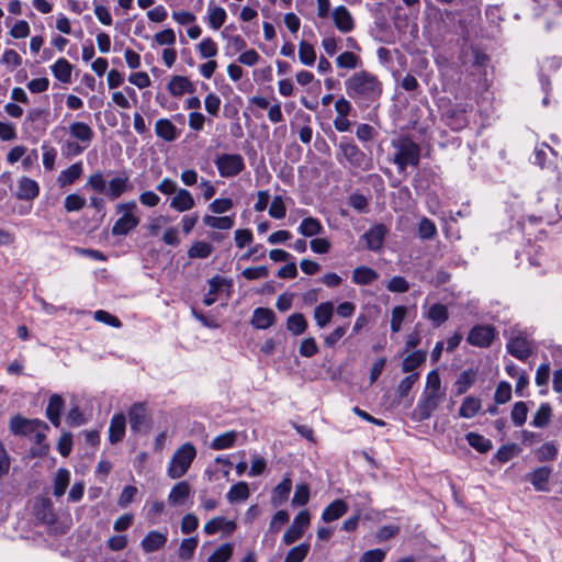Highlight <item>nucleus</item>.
I'll return each instance as SVG.
<instances>
[{"label": "nucleus", "mask_w": 562, "mask_h": 562, "mask_svg": "<svg viewBox=\"0 0 562 562\" xmlns=\"http://www.w3.org/2000/svg\"><path fill=\"white\" fill-rule=\"evenodd\" d=\"M347 94L356 102L375 101L382 93V83L373 74L362 70L345 81Z\"/></svg>", "instance_id": "nucleus-1"}, {"label": "nucleus", "mask_w": 562, "mask_h": 562, "mask_svg": "<svg viewBox=\"0 0 562 562\" xmlns=\"http://www.w3.org/2000/svg\"><path fill=\"white\" fill-rule=\"evenodd\" d=\"M395 150L393 164L400 172L405 171L407 166L416 167L420 159V146L407 136H401L392 140Z\"/></svg>", "instance_id": "nucleus-2"}, {"label": "nucleus", "mask_w": 562, "mask_h": 562, "mask_svg": "<svg viewBox=\"0 0 562 562\" xmlns=\"http://www.w3.org/2000/svg\"><path fill=\"white\" fill-rule=\"evenodd\" d=\"M138 211L139 209L135 200L117 203L115 205V212L120 217L112 226V235L126 236L135 229L140 223Z\"/></svg>", "instance_id": "nucleus-3"}, {"label": "nucleus", "mask_w": 562, "mask_h": 562, "mask_svg": "<svg viewBox=\"0 0 562 562\" xmlns=\"http://www.w3.org/2000/svg\"><path fill=\"white\" fill-rule=\"evenodd\" d=\"M196 456V449L190 442L183 443L173 453L167 473L171 479L182 477Z\"/></svg>", "instance_id": "nucleus-4"}, {"label": "nucleus", "mask_w": 562, "mask_h": 562, "mask_svg": "<svg viewBox=\"0 0 562 562\" xmlns=\"http://www.w3.org/2000/svg\"><path fill=\"white\" fill-rule=\"evenodd\" d=\"M214 164L223 178L236 177L245 169V160L239 154H221Z\"/></svg>", "instance_id": "nucleus-5"}, {"label": "nucleus", "mask_w": 562, "mask_h": 562, "mask_svg": "<svg viewBox=\"0 0 562 562\" xmlns=\"http://www.w3.org/2000/svg\"><path fill=\"white\" fill-rule=\"evenodd\" d=\"M443 397L445 396L442 395L423 392L419 402L412 413L413 418L417 422H423L430 418L432 413L442 402Z\"/></svg>", "instance_id": "nucleus-6"}, {"label": "nucleus", "mask_w": 562, "mask_h": 562, "mask_svg": "<svg viewBox=\"0 0 562 562\" xmlns=\"http://www.w3.org/2000/svg\"><path fill=\"white\" fill-rule=\"evenodd\" d=\"M508 352L519 360H526L531 353V344L525 333L512 330L507 342Z\"/></svg>", "instance_id": "nucleus-7"}, {"label": "nucleus", "mask_w": 562, "mask_h": 562, "mask_svg": "<svg viewBox=\"0 0 562 562\" xmlns=\"http://www.w3.org/2000/svg\"><path fill=\"white\" fill-rule=\"evenodd\" d=\"M48 428V425L40 419H30L21 415H16L10 419V431L15 436L33 435L38 428Z\"/></svg>", "instance_id": "nucleus-8"}, {"label": "nucleus", "mask_w": 562, "mask_h": 562, "mask_svg": "<svg viewBox=\"0 0 562 562\" xmlns=\"http://www.w3.org/2000/svg\"><path fill=\"white\" fill-rule=\"evenodd\" d=\"M311 517L307 510H301L293 519L292 525L283 535L284 544L289 546L301 539L306 528L310 526Z\"/></svg>", "instance_id": "nucleus-9"}, {"label": "nucleus", "mask_w": 562, "mask_h": 562, "mask_svg": "<svg viewBox=\"0 0 562 562\" xmlns=\"http://www.w3.org/2000/svg\"><path fill=\"white\" fill-rule=\"evenodd\" d=\"M495 336L496 331L493 326L477 325L470 330L467 340L472 346L486 348L491 346Z\"/></svg>", "instance_id": "nucleus-10"}, {"label": "nucleus", "mask_w": 562, "mask_h": 562, "mask_svg": "<svg viewBox=\"0 0 562 562\" xmlns=\"http://www.w3.org/2000/svg\"><path fill=\"white\" fill-rule=\"evenodd\" d=\"M342 156L351 166L362 167L366 155L364 153L353 143L342 138L338 144V157Z\"/></svg>", "instance_id": "nucleus-11"}, {"label": "nucleus", "mask_w": 562, "mask_h": 562, "mask_svg": "<svg viewBox=\"0 0 562 562\" xmlns=\"http://www.w3.org/2000/svg\"><path fill=\"white\" fill-rule=\"evenodd\" d=\"M131 429L135 432H146L150 422L144 404H134L128 412Z\"/></svg>", "instance_id": "nucleus-12"}, {"label": "nucleus", "mask_w": 562, "mask_h": 562, "mask_svg": "<svg viewBox=\"0 0 562 562\" xmlns=\"http://www.w3.org/2000/svg\"><path fill=\"white\" fill-rule=\"evenodd\" d=\"M47 112L42 109H30L26 112L24 122H23V128L26 132L30 131H45L47 125Z\"/></svg>", "instance_id": "nucleus-13"}, {"label": "nucleus", "mask_w": 562, "mask_h": 562, "mask_svg": "<svg viewBox=\"0 0 562 562\" xmlns=\"http://www.w3.org/2000/svg\"><path fill=\"white\" fill-rule=\"evenodd\" d=\"M333 21L335 26L341 33H349L355 29V21L350 11L345 5H338L334 9Z\"/></svg>", "instance_id": "nucleus-14"}, {"label": "nucleus", "mask_w": 562, "mask_h": 562, "mask_svg": "<svg viewBox=\"0 0 562 562\" xmlns=\"http://www.w3.org/2000/svg\"><path fill=\"white\" fill-rule=\"evenodd\" d=\"M387 234V228L383 224H378L371 227L363 234V239L367 243V248L372 251H379L383 247L384 238Z\"/></svg>", "instance_id": "nucleus-15"}, {"label": "nucleus", "mask_w": 562, "mask_h": 562, "mask_svg": "<svg viewBox=\"0 0 562 562\" xmlns=\"http://www.w3.org/2000/svg\"><path fill=\"white\" fill-rule=\"evenodd\" d=\"M133 190L130 178L124 173L122 176L112 178L109 181L105 195L111 200L119 199L122 194Z\"/></svg>", "instance_id": "nucleus-16"}, {"label": "nucleus", "mask_w": 562, "mask_h": 562, "mask_svg": "<svg viewBox=\"0 0 562 562\" xmlns=\"http://www.w3.org/2000/svg\"><path fill=\"white\" fill-rule=\"evenodd\" d=\"M156 135L165 142H175L180 136V131L169 119H159L155 123Z\"/></svg>", "instance_id": "nucleus-17"}, {"label": "nucleus", "mask_w": 562, "mask_h": 562, "mask_svg": "<svg viewBox=\"0 0 562 562\" xmlns=\"http://www.w3.org/2000/svg\"><path fill=\"white\" fill-rule=\"evenodd\" d=\"M167 89L172 97H181L186 93H192L195 90L194 85L184 76H173L167 85Z\"/></svg>", "instance_id": "nucleus-18"}, {"label": "nucleus", "mask_w": 562, "mask_h": 562, "mask_svg": "<svg viewBox=\"0 0 562 562\" xmlns=\"http://www.w3.org/2000/svg\"><path fill=\"white\" fill-rule=\"evenodd\" d=\"M276 322V314L271 308L257 307L252 312L251 325L258 329H267Z\"/></svg>", "instance_id": "nucleus-19"}, {"label": "nucleus", "mask_w": 562, "mask_h": 562, "mask_svg": "<svg viewBox=\"0 0 562 562\" xmlns=\"http://www.w3.org/2000/svg\"><path fill=\"white\" fill-rule=\"evenodd\" d=\"M476 379H477V371L475 369H467L464 371H462L453 386H454V390H456V395L459 396V395H462L464 393H467L476 382Z\"/></svg>", "instance_id": "nucleus-20"}, {"label": "nucleus", "mask_w": 562, "mask_h": 562, "mask_svg": "<svg viewBox=\"0 0 562 562\" xmlns=\"http://www.w3.org/2000/svg\"><path fill=\"white\" fill-rule=\"evenodd\" d=\"M194 204V199L187 189H179L170 201V207L181 213L193 209Z\"/></svg>", "instance_id": "nucleus-21"}, {"label": "nucleus", "mask_w": 562, "mask_h": 562, "mask_svg": "<svg viewBox=\"0 0 562 562\" xmlns=\"http://www.w3.org/2000/svg\"><path fill=\"white\" fill-rule=\"evenodd\" d=\"M126 427V417L124 414H115L110 422L109 440L111 443H117L124 438Z\"/></svg>", "instance_id": "nucleus-22"}, {"label": "nucleus", "mask_w": 562, "mask_h": 562, "mask_svg": "<svg viewBox=\"0 0 562 562\" xmlns=\"http://www.w3.org/2000/svg\"><path fill=\"white\" fill-rule=\"evenodd\" d=\"M335 312L333 302H323L314 308V319L319 328H325L331 321Z\"/></svg>", "instance_id": "nucleus-23"}, {"label": "nucleus", "mask_w": 562, "mask_h": 562, "mask_svg": "<svg viewBox=\"0 0 562 562\" xmlns=\"http://www.w3.org/2000/svg\"><path fill=\"white\" fill-rule=\"evenodd\" d=\"M40 193L38 184L35 180L22 177L18 182V198L21 200H33Z\"/></svg>", "instance_id": "nucleus-24"}, {"label": "nucleus", "mask_w": 562, "mask_h": 562, "mask_svg": "<svg viewBox=\"0 0 562 562\" xmlns=\"http://www.w3.org/2000/svg\"><path fill=\"white\" fill-rule=\"evenodd\" d=\"M348 512V505L342 499H336L330 503L322 513V519L325 522H330L339 519Z\"/></svg>", "instance_id": "nucleus-25"}, {"label": "nucleus", "mask_w": 562, "mask_h": 562, "mask_svg": "<svg viewBox=\"0 0 562 562\" xmlns=\"http://www.w3.org/2000/svg\"><path fill=\"white\" fill-rule=\"evenodd\" d=\"M50 70L55 78L63 83L71 81L72 65L65 58L57 59L52 66Z\"/></svg>", "instance_id": "nucleus-26"}, {"label": "nucleus", "mask_w": 562, "mask_h": 562, "mask_svg": "<svg viewBox=\"0 0 562 562\" xmlns=\"http://www.w3.org/2000/svg\"><path fill=\"white\" fill-rule=\"evenodd\" d=\"M236 524L234 521H228L224 517H214L211 520H209L204 525V532L206 535H214L221 530L226 531L227 533H231L235 530Z\"/></svg>", "instance_id": "nucleus-27"}, {"label": "nucleus", "mask_w": 562, "mask_h": 562, "mask_svg": "<svg viewBox=\"0 0 562 562\" xmlns=\"http://www.w3.org/2000/svg\"><path fill=\"white\" fill-rule=\"evenodd\" d=\"M167 535L159 531H149L142 540V548L145 552H154L165 546Z\"/></svg>", "instance_id": "nucleus-28"}, {"label": "nucleus", "mask_w": 562, "mask_h": 562, "mask_svg": "<svg viewBox=\"0 0 562 562\" xmlns=\"http://www.w3.org/2000/svg\"><path fill=\"white\" fill-rule=\"evenodd\" d=\"M63 406L64 400L60 395L54 394L50 396L46 407V416L55 427L60 425V412Z\"/></svg>", "instance_id": "nucleus-29"}, {"label": "nucleus", "mask_w": 562, "mask_h": 562, "mask_svg": "<svg viewBox=\"0 0 562 562\" xmlns=\"http://www.w3.org/2000/svg\"><path fill=\"white\" fill-rule=\"evenodd\" d=\"M379 278L378 272L367 266H359L352 272V282L359 285H368Z\"/></svg>", "instance_id": "nucleus-30"}, {"label": "nucleus", "mask_w": 562, "mask_h": 562, "mask_svg": "<svg viewBox=\"0 0 562 562\" xmlns=\"http://www.w3.org/2000/svg\"><path fill=\"white\" fill-rule=\"evenodd\" d=\"M292 488V481L290 477H284L272 491L271 503L273 506L282 505L289 497Z\"/></svg>", "instance_id": "nucleus-31"}, {"label": "nucleus", "mask_w": 562, "mask_h": 562, "mask_svg": "<svg viewBox=\"0 0 562 562\" xmlns=\"http://www.w3.org/2000/svg\"><path fill=\"white\" fill-rule=\"evenodd\" d=\"M69 134L82 142V143H90L94 136V133L92 128L83 122H74L69 125Z\"/></svg>", "instance_id": "nucleus-32"}, {"label": "nucleus", "mask_w": 562, "mask_h": 562, "mask_svg": "<svg viewBox=\"0 0 562 562\" xmlns=\"http://www.w3.org/2000/svg\"><path fill=\"white\" fill-rule=\"evenodd\" d=\"M70 482V472L60 468L56 471L54 480H53V493L56 497H61Z\"/></svg>", "instance_id": "nucleus-33"}, {"label": "nucleus", "mask_w": 562, "mask_h": 562, "mask_svg": "<svg viewBox=\"0 0 562 562\" xmlns=\"http://www.w3.org/2000/svg\"><path fill=\"white\" fill-rule=\"evenodd\" d=\"M426 351L416 350L407 355L402 363V371L405 373H416L415 370L426 361Z\"/></svg>", "instance_id": "nucleus-34"}, {"label": "nucleus", "mask_w": 562, "mask_h": 562, "mask_svg": "<svg viewBox=\"0 0 562 562\" xmlns=\"http://www.w3.org/2000/svg\"><path fill=\"white\" fill-rule=\"evenodd\" d=\"M224 285H231V282H228L225 278H222L220 276H215L209 280V292L203 299V303L206 306H211L216 301V294Z\"/></svg>", "instance_id": "nucleus-35"}, {"label": "nucleus", "mask_w": 562, "mask_h": 562, "mask_svg": "<svg viewBox=\"0 0 562 562\" xmlns=\"http://www.w3.org/2000/svg\"><path fill=\"white\" fill-rule=\"evenodd\" d=\"M297 231L305 237H314L321 235L324 227L317 218L310 216L302 220Z\"/></svg>", "instance_id": "nucleus-36"}, {"label": "nucleus", "mask_w": 562, "mask_h": 562, "mask_svg": "<svg viewBox=\"0 0 562 562\" xmlns=\"http://www.w3.org/2000/svg\"><path fill=\"white\" fill-rule=\"evenodd\" d=\"M482 402L480 398L467 396L459 408V416L462 418H472L480 412Z\"/></svg>", "instance_id": "nucleus-37"}, {"label": "nucleus", "mask_w": 562, "mask_h": 562, "mask_svg": "<svg viewBox=\"0 0 562 562\" xmlns=\"http://www.w3.org/2000/svg\"><path fill=\"white\" fill-rule=\"evenodd\" d=\"M82 171L83 169L81 162L72 164L67 169L63 170L58 177V182L60 187L72 184L76 180L80 178Z\"/></svg>", "instance_id": "nucleus-38"}, {"label": "nucleus", "mask_w": 562, "mask_h": 562, "mask_svg": "<svg viewBox=\"0 0 562 562\" xmlns=\"http://www.w3.org/2000/svg\"><path fill=\"white\" fill-rule=\"evenodd\" d=\"M551 473V468L540 467L531 473L530 482L537 491H547V484Z\"/></svg>", "instance_id": "nucleus-39"}, {"label": "nucleus", "mask_w": 562, "mask_h": 562, "mask_svg": "<svg viewBox=\"0 0 562 562\" xmlns=\"http://www.w3.org/2000/svg\"><path fill=\"white\" fill-rule=\"evenodd\" d=\"M191 487L188 482H178L170 491L168 501L170 504L179 505L190 495Z\"/></svg>", "instance_id": "nucleus-40"}, {"label": "nucleus", "mask_w": 562, "mask_h": 562, "mask_svg": "<svg viewBox=\"0 0 562 562\" xmlns=\"http://www.w3.org/2000/svg\"><path fill=\"white\" fill-rule=\"evenodd\" d=\"M307 328V321L302 313H294L286 319V329L295 336L302 335Z\"/></svg>", "instance_id": "nucleus-41"}, {"label": "nucleus", "mask_w": 562, "mask_h": 562, "mask_svg": "<svg viewBox=\"0 0 562 562\" xmlns=\"http://www.w3.org/2000/svg\"><path fill=\"white\" fill-rule=\"evenodd\" d=\"M203 223L207 227L226 231L234 226V218L232 216L205 215L203 217Z\"/></svg>", "instance_id": "nucleus-42"}, {"label": "nucleus", "mask_w": 562, "mask_h": 562, "mask_svg": "<svg viewBox=\"0 0 562 562\" xmlns=\"http://www.w3.org/2000/svg\"><path fill=\"white\" fill-rule=\"evenodd\" d=\"M209 24L213 30H218L223 26L226 21L227 14L226 11L221 8L213 5L212 3L209 5Z\"/></svg>", "instance_id": "nucleus-43"}, {"label": "nucleus", "mask_w": 562, "mask_h": 562, "mask_svg": "<svg viewBox=\"0 0 562 562\" xmlns=\"http://www.w3.org/2000/svg\"><path fill=\"white\" fill-rule=\"evenodd\" d=\"M226 497L229 503L246 501L249 497L248 484L246 482H238L234 484L229 488Z\"/></svg>", "instance_id": "nucleus-44"}, {"label": "nucleus", "mask_w": 562, "mask_h": 562, "mask_svg": "<svg viewBox=\"0 0 562 562\" xmlns=\"http://www.w3.org/2000/svg\"><path fill=\"white\" fill-rule=\"evenodd\" d=\"M237 438V432L234 430L226 431L216 436L211 442V448L214 450H223L234 446Z\"/></svg>", "instance_id": "nucleus-45"}, {"label": "nucleus", "mask_w": 562, "mask_h": 562, "mask_svg": "<svg viewBox=\"0 0 562 562\" xmlns=\"http://www.w3.org/2000/svg\"><path fill=\"white\" fill-rule=\"evenodd\" d=\"M427 318L434 323L435 326H440L449 318L448 308L442 304H434L427 313Z\"/></svg>", "instance_id": "nucleus-46"}, {"label": "nucleus", "mask_w": 562, "mask_h": 562, "mask_svg": "<svg viewBox=\"0 0 562 562\" xmlns=\"http://www.w3.org/2000/svg\"><path fill=\"white\" fill-rule=\"evenodd\" d=\"M48 428L40 427L37 431H34V442L35 446L32 448V454L34 457L45 456L48 451V446L44 442L46 439V431Z\"/></svg>", "instance_id": "nucleus-47"}, {"label": "nucleus", "mask_w": 562, "mask_h": 562, "mask_svg": "<svg viewBox=\"0 0 562 562\" xmlns=\"http://www.w3.org/2000/svg\"><path fill=\"white\" fill-rule=\"evenodd\" d=\"M213 251V246L206 241H195L191 245V247L188 250V256L191 259L200 258L204 259L207 258Z\"/></svg>", "instance_id": "nucleus-48"}, {"label": "nucleus", "mask_w": 562, "mask_h": 562, "mask_svg": "<svg viewBox=\"0 0 562 562\" xmlns=\"http://www.w3.org/2000/svg\"><path fill=\"white\" fill-rule=\"evenodd\" d=\"M551 416H552V409H551L550 404L542 403L540 405V407L538 408V411L536 412L531 424H532V426L538 427V428L546 427L549 424Z\"/></svg>", "instance_id": "nucleus-49"}, {"label": "nucleus", "mask_w": 562, "mask_h": 562, "mask_svg": "<svg viewBox=\"0 0 562 562\" xmlns=\"http://www.w3.org/2000/svg\"><path fill=\"white\" fill-rule=\"evenodd\" d=\"M299 58L305 66L314 65L316 60V53L312 44L301 41L299 44Z\"/></svg>", "instance_id": "nucleus-50"}, {"label": "nucleus", "mask_w": 562, "mask_h": 562, "mask_svg": "<svg viewBox=\"0 0 562 562\" xmlns=\"http://www.w3.org/2000/svg\"><path fill=\"white\" fill-rule=\"evenodd\" d=\"M467 440L472 448L481 453H485L492 448L491 440L476 432H469Z\"/></svg>", "instance_id": "nucleus-51"}, {"label": "nucleus", "mask_w": 562, "mask_h": 562, "mask_svg": "<svg viewBox=\"0 0 562 562\" xmlns=\"http://www.w3.org/2000/svg\"><path fill=\"white\" fill-rule=\"evenodd\" d=\"M424 392L445 396V392L441 389V379L437 370H431L427 374Z\"/></svg>", "instance_id": "nucleus-52"}, {"label": "nucleus", "mask_w": 562, "mask_h": 562, "mask_svg": "<svg viewBox=\"0 0 562 562\" xmlns=\"http://www.w3.org/2000/svg\"><path fill=\"white\" fill-rule=\"evenodd\" d=\"M418 236L420 239H434L437 236V227L428 217H423L418 224Z\"/></svg>", "instance_id": "nucleus-53"}, {"label": "nucleus", "mask_w": 562, "mask_h": 562, "mask_svg": "<svg viewBox=\"0 0 562 562\" xmlns=\"http://www.w3.org/2000/svg\"><path fill=\"white\" fill-rule=\"evenodd\" d=\"M360 64V58L351 52H344L336 58V65L342 69H355Z\"/></svg>", "instance_id": "nucleus-54"}, {"label": "nucleus", "mask_w": 562, "mask_h": 562, "mask_svg": "<svg viewBox=\"0 0 562 562\" xmlns=\"http://www.w3.org/2000/svg\"><path fill=\"white\" fill-rule=\"evenodd\" d=\"M310 551L308 543H300L293 547L285 555L284 562H302Z\"/></svg>", "instance_id": "nucleus-55"}, {"label": "nucleus", "mask_w": 562, "mask_h": 562, "mask_svg": "<svg viewBox=\"0 0 562 562\" xmlns=\"http://www.w3.org/2000/svg\"><path fill=\"white\" fill-rule=\"evenodd\" d=\"M536 456L540 462L552 461L558 456V448L552 441L546 442L536 451Z\"/></svg>", "instance_id": "nucleus-56"}, {"label": "nucleus", "mask_w": 562, "mask_h": 562, "mask_svg": "<svg viewBox=\"0 0 562 562\" xmlns=\"http://www.w3.org/2000/svg\"><path fill=\"white\" fill-rule=\"evenodd\" d=\"M198 49L202 58H212L217 55V45L211 37L203 38Z\"/></svg>", "instance_id": "nucleus-57"}, {"label": "nucleus", "mask_w": 562, "mask_h": 562, "mask_svg": "<svg viewBox=\"0 0 562 562\" xmlns=\"http://www.w3.org/2000/svg\"><path fill=\"white\" fill-rule=\"evenodd\" d=\"M419 373H412L405 376L398 384L396 393L400 398H403L408 395L413 385L418 381Z\"/></svg>", "instance_id": "nucleus-58"}, {"label": "nucleus", "mask_w": 562, "mask_h": 562, "mask_svg": "<svg viewBox=\"0 0 562 562\" xmlns=\"http://www.w3.org/2000/svg\"><path fill=\"white\" fill-rule=\"evenodd\" d=\"M233 553V547L229 543H224L215 549L209 557V562H226Z\"/></svg>", "instance_id": "nucleus-59"}, {"label": "nucleus", "mask_w": 562, "mask_h": 562, "mask_svg": "<svg viewBox=\"0 0 562 562\" xmlns=\"http://www.w3.org/2000/svg\"><path fill=\"white\" fill-rule=\"evenodd\" d=\"M528 407L525 402L515 403L512 409V419L516 426H521L527 419Z\"/></svg>", "instance_id": "nucleus-60"}, {"label": "nucleus", "mask_w": 562, "mask_h": 562, "mask_svg": "<svg viewBox=\"0 0 562 562\" xmlns=\"http://www.w3.org/2000/svg\"><path fill=\"white\" fill-rule=\"evenodd\" d=\"M310 499V487L307 484H299L295 487V492L292 498L294 506H304Z\"/></svg>", "instance_id": "nucleus-61"}, {"label": "nucleus", "mask_w": 562, "mask_h": 562, "mask_svg": "<svg viewBox=\"0 0 562 562\" xmlns=\"http://www.w3.org/2000/svg\"><path fill=\"white\" fill-rule=\"evenodd\" d=\"M289 521V514L285 510H278L274 516L272 517L268 532H271L273 535L278 533L282 526Z\"/></svg>", "instance_id": "nucleus-62"}, {"label": "nucleus", "mask_w": 562, "mask_h": 562, "mask_svg": "<svg viewBox=\"0 0 562 562\" xmlns=\"http://www.w3.org/2000/svg\"><path fill=\"white\" fill-rule=\"evenodd\" d=\"M87 187L91 188L92 190L99 193L105 194L106 192V181L100 171L92 173L88 178Z\"/></svg>", "instance_id": "nucleus-63"}, {"label": "nucleus", "mask_w": 562, "mask_h": 562, "mask_svg": "<svg viewBox=\"0 0 562 562\" xmlns=\"http://www.w3.org/2000/svg\"><path fill=\"white\" fill-rule=\"evenodd\" d=\"M86 205V199L79 194L72 193L65 198V209L67 212L81 210Z\"/></svg>", "instance_id": "nucleus-64"}]
</instances>
